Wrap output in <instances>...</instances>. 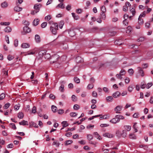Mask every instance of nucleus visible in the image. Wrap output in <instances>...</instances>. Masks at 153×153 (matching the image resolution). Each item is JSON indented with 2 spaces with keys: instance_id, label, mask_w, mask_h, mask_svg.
Returning a JSON list of instances; mask_svg holds the SVG:
<instances>
[{
  "instance_id": "26",
  "label": "nucleus",
  "mask_w": 153,
  "mask_h": 153,
  "mask_svg": "<svg viewBox=\"0 0 153 153\" xmlns=\"http://www.w3.org/2000/svg\"><path fill=\"white\" fill-rule=\"evenodd\" d=\"M35 40L36 42H39L40 41V37L38 35H36L35 37Z\"/></svg>"
},
{
  "instance_id": "6",
  "label": "nucleus",
  "mask_w": 153,
  "mask_h": 153,
  "mask_svg": "<svg viewBox=\"0 0 153 153\" xmlns=\"http://www.w3.org/2000/svg\"><path fill=\"white\" fill-rule=\"evenodd\" d=\"M115 117V118H116V121H118V123L120 121V120H123L124 119V117L123 116L120 115H116Z\"/></svg>"
},
{
  "instance_id": "13",
  "label": "nucleus",
  "mask_w": 153,
  "mask_h": 153,
  "mask_svg": "<svg viewBox=\"0 0 153 153\" xmlns=\"http://www.w3.org/2000/svg\"><path fill=\"white\" fill-rule=\"evenodd\" d=\"M68 32L70 36L71 37L74 36L75 35V33L73 30H69Z\"/></svg>"
},
{
  "instance_id": "56",
  "label": "nucleus",
  "mask_w": 153,
  "mask_h": 153,
  "mask_svg": "<svg viewBox=\"0 0 153 153\" xmlns=\"http://www.w3.org/2000/svg\"><path fill=\"white\" fill-rule=\"evenodd\" d=\"M14 45L15 47H17L18 45V41L17 39H16L14 41Z\"/></svg>"
},
{
  "instance_id": "31",
  "label": "nucleus",
  "mask_w": 153,
  "mask_h": 153,
  "mask_svg": "<svg viewBox=\"0 0 153 153\" xmlns=\"http://www.w3.org/2000/svg\"><path fill=\"white\" fill-rule=\"evenodd\" d=\"M1 6L2 8H6L8 6V4L6 1H4L1 4Z\"/></svg>"
},
{
  "instance_id": "19",
  "label": "nucleus",
  "mask_w": 153,
  "mask_h": 153,
  "mask_svg": "<svg viewBox=\"0 0 153 153\" xmlns=\"http://www.w3.org/2000/svg\"><path fill=\"white\" fill-rule=\"evenodd\" d=\"M93 134L94 136L97 138V139L99 140L102 139V138L99 135L98 133L97 132H94L93 133Z\"/></svg>"
},
{
  "instance_id": "25",
  "label": "nucleus",
  "mask_w": 153,
  "mask_h": 153,
  "mask_svg": "<svg viewBox=\"0 0 153 153\" xmlns=\"http://www.w3.org/2000/svg\"><path fill=\"white\" fill-rule=\"evenodd\" d=\"M116 119L115 117L111 119L109 122L111 123L114 124H116L117 123H118V121H116Z\"/></svg>"
},
{
  "instance_id": "20",
  "label": "nucleus",
  "mask_w": 153,
  "mask_h": 153,
  "mask_svg": "<svg viewBox=\"0 0 153 153\" xmlns=\"http://www.w3.org/2000/svg\"><path fill=\"white\" fill-rule=\"evenodd\" d=\"M127 135V133L126 131L124 130L122 131L121 134V137H123V138H125Z\"/></svg>"
},
{
  "instance_id": "21",
  "label": "nucleus",
  "mask_w": 153,
  "mask_h": 153,
  "mask_svg": "<svg viewBox=\"0 0 153 153\" xmlns=\"http://www.w3.org/2000/svg\"><path fill=\"white\" fill-rule=\"evenodd\" d=\"M114 42L115 44L119 45H121L123 43L122 41L120 39L116 40Z\"/></svg>"
},
{
  "instance_id": "11",
  "label": "nucleus",
  "mask_w": 153,
  "mask_h": 153,
  "mask_svg": "<svg viewBox=\"0 0 153 153\" xmlns=\"http://www.w3.org/2000/svg\"><path fill=\"white\" fill-rule=\"evenodd\" d=\"M59 58V55L57 54L53 56L52 57V60H53L52 61V62L53 63H54L56 62L57 60Z\"/></svg>"
},
{
  "instance_id": "64",
  "label": "nucleus",
  "mask_w": 153,
  "mask_h": 153,
  "mask_svg": "<svg viewBox=\"0 0 153 153\" xmlns=\"http://www.w3.org/2000/svg\"><path fill=\"white\" fill-rule=\"evenodd\" d=\"M125 82L126 84L129 83L130 81L129 78L128 77H126L125 79Z\"/></svg>"
},
{
  "instance_id": "37",
  "label": "nucleus",
  "mask_w": 153,
  "mask_h": 153,
  "mask_svg": "<svg viewBox=\"0 0 153 153\" xmlns=\"http://www.w3.org/2000/svg\"><path fill=\"white\" fill-rule=\"evenodd\" d=\"M128 72L130 76H132L134 73V71L132 68L129 69L128 70Z\"/></svg>"
},
{
  "instance_id": "61",
  "label": "nucleus",
  "mask_w": 153,
  "mask_h": 153,
  "mask_svg": "<svg viewBox=\"0 0 153 153\" xmlns=\"http://www.w3.org/2000/svg\"><path fill=\"white\" fill-rule=\"evenodd\" d=\"M45 19L47 21H49L51 19V16L50 15H48L45 17Z\"/></svg>"
},
{
  "instance_id": "27",
  "label": "nucleus",
  "mask_w": 153,
  "mask_h": 153,
  "mask_svg": "<svg viewBox=\"0 0 153 153\" xmlns=\"http://www.w3.org/2000/svg\"><path fill=\"white\" fill-rule=\"evenodd\" d=\"M76 61L77 63H80L83 61V60L81 57L77 56L76 58Z\"/></svg>"
},
{
  "instance_id": "30",
  "label": "nucleus",
  "mask_w": 153,
  "mask_h": 153,
  "mask_svg": "<svg viewBox=\"0 0 153 153\" xmlns=\"http://www.w3.org/2000/svg\"><path fill=\"white\" fill-rule=\"evenodd\" d=\"M106 100L107 102H111L113 101V99L112 97L109 96L106 97Z\"/></svg>"
},
{
  "instance_id": "28",
  "label": "nucleus",
  "mask_w": 153,
  "mask_h": 153,
  "mask_svg": "<svg viewBox=\"0 0 153 153\" xmlns=\"http://www.w3.org/2000/svg\"><path fill=\"white\" fill-rule=\"evenodd\" d=\"M71 14L74 19L76 20L79 19V16L77 15L75 13H72Z\"/></svg>"
},
{
  "instance_id": "59",
  "label": "nucleus",
  "mask_w": 153,
  "mask_h": 153,
  "mask_svg": "<svg viewBox=\"0 0 153 153\" xmlns=\"http://www.w3.org/2000/svg\"><path fill=\"white\" fill-rule=\"evenodd\" d=\"M71 98L73 101H77V99L74 95H73L71 97Z\"/></svg>"
},
{
  "instance_id": "42",
  "label": "nucleus",
  "mask_w": 153,
  "mask_h": 153,
  "mask_svg": "<svg viewBox=\"0 0 153 153\" xmlns=\"http://www.w3.org/2000/svg\"><path fill=\"white\" fill-rule=\"evenodd\" d=\"M64 23L63 21H61L59 24V27L60 28L62 29L64 25Z\"/></svg>"
},
{
  "instance_id": "46",
  "label": "nucleus",
  "mask_w": 153,
  "mask_h": 153,
  "mask_svg": "<svg viewBox=\"0 0 153 153\" xmlns=\"http://www.w3.org/2000/svg\"><path fill=\"white\" fill-rule=\"evenodd\" d=\"M14 58V57L13 56H12L10 55H9L7 56V59L9 61L11 60H12Z\"/></svg>"
},
{
  "instance_id": "12",
  "label": "nucleus",
  "mask_w": 153,
  "mask_h": 153,
  "mask_svg": "<svg viewBox=\"0 0 153 153\" xmlns=\"http://www.w3.org/2000/svg\"><path fill=\"white\" fill-rule=\"evenodd\" d=\"M120 94H121L120 93L119 91H117L114 93L113 94L112 96L114 98H117V97H119L120 96Z\"/></svg>"
},
{
  "instance_id": "52",
  "label": "nucleus",
  "mask_w": 153,
  "mask_h": 153,
  "mask_svg": "<svg viewBox=\"0 0 153 153\" xmlns=\"http://www.w3.org/2000/svg\"><path fill=\"white\" fill-rule=\"evenodd\" d=\"M101 10L102 13H105L106 11L105 7V6H103L101 8Z\"/></svg>"
},
{
  "instance_id": "32",
  "label": "nucleus",
  "mask_w": 153,
  "mask_h": 153,
  "mask_svg": "<svg viewBox=\"0 0 153 153\" xmlns=\"http://www.w3.org/2000/svg\"><path fill=\"white\" fill-rule=\"evenodd\" d=\"M124 127L128 131H130L131 129V126H124Z\"/></svg>"
},
{
  "instance_id": "55",
  "label": "nucleus",
  "mask_w": 153,
  "mask_h": 153,
  "mask_svg": "<svg viewBox=\"0 0 153 153\" xmlns=\"http://www.w3.org/2000/svg\"><path fill=\"white\" fill-rule=\"evenodd\" d=\"M70 116L72 117H74L77 116V114L75 112H71L70 114Z\"/></svg>"
},
{
  "instance_id": "50",
  "label": "nucleus",
  "mask_w": 153,
  "mask_h": 153,
  "mask_svg": "<svg viewBox=\"0 0 153 153\" xmlns=\"http://www.w3.org/2000/svg\"><path fill=\"white\" fill-rule=\"evenodd\" d=\"M132 28L130 26H128L127 27V30H126V33H129L132 30Z\"/></svg>"
},
{
  "instance_id": "39",
  "label": "nucleus",
  "mask_w": 153,
  "mask_h": 153,
  "mask_svg": "<svg viewBox=\"0 0 153 153\" xmlns=\"http://www.w3.org/2000/svg\"><path fill=\"white\" fill-rule=\"evenodd\" d=\"M137 124V123H134L133 126V128L134 129L135 132H137L138 131V130L137 129V127L136 125Z\"/></svg>"
},
{
  "instance_id": "51",
  "label": "nucleus",
  "mask_w": 153,
  "mask_h": 153,
  "mask_svg": "<svg viewBox=\"0 0 153 153\" xmlns=\"http://www.w3.org/2000/svg\"><path fill=\"white\" fill-rule=\"evenodd\" d=\"M10 125L12 128L14 129H16V125L14 124L11 123L10 124Z\"/></svg>"
},
{
  "instance_id": "54",
  "label": "nucleus",
  "mask_w": 153,
  "mask_h": 153,
  "mask_svg": "<svg viewBox=\"0 0 153 153\" xmlns=\"http://www.w3.org/2000/svg\"><path fill=\"white\" fill-rule=\"evenodd\" d=\"M87 138L88 140H90L92 139L93 137L92 135L89 134L87 135Z\"/></svg>"
},
{
  "instance_id": "36",
  "label": "nucleus",
  "mask_w": 153,
  "mask_h": 153,
  "mask_svg": "<svg viewBox=\"0 0 153 153\" xmlns=\"http://www.w3.org/2000/svg\"><path fill=\"white\" fill-rule=\"evenodd\" d=\"M147 13V12L146 11H144L143 12L141 13L140 14L139 16V17L140 18H141L142 17H144L146 14Z\"/></svg>"
},
{
  "instance_id": "40",
  "label": "nucleus",
  "mask_w": 153,
  "mask_h": 153,
  "mask_svg": "<svg viewBox=\"0 0 153 153\" xmlns=\"http://www.w3.org/2000/svg\"><path fill=\"white\" fill-rule=\"evenodd\" d=\"M62 126L63 127H65L68 126V124L67 123V121H64L62 122Z\"/></svg>"
},
{
  "instance_id": "62",
  "label": "nucleus",
  "mask_w": 153,
  "mask_h": 153,
  "mask_svg": "<svg viewBox=\"0 0 153 153\" xmlns=\"http://www.w3.org/2000/svg\"><path fill=\"white\" fill-rule=\"evenodd\" d=\"M5 97V94L4 93L1 94L0 95V100H1L4 99Z\"/></svg>"
},
{
  "instance_id": "29",
  "label": "nucleus",
  "mask_w": 153,
  "mask_h": 153,
  "mask_svg": "<svg viewBox=\"0 0 153 153\" xmlns=\"http://www.w3.org/2000/svg\"><path fill=\"white\" fill-rule=\"evenodd\" d=\"M39 20L38 19H35L33 22V24L34 26L37 25L39 23Z\"/></svg>"
},
{
  "instance_id": "43",
  "label": "nucleus",
  "mask_w": 153,
  "mask_h": 153,
  "mask_svg": "<svg viewBox=\"0 0 153 153\" xmlns=\"http://www.w3.org/2000/svg\"><path fill=\"white\" fill-rule=\"evenodd\" d=\"M10 105V104L9 103H7L3 106L4 109H6L8 108Z\"/></svg>"
},
{
  "instance_id": "2",
  "label": "nucleus",
  "mask_w": 153,
  "mask_h": 153,
  "mask_svg": "<svg viewBox=\"0 0 153 153\" xmlns=\"http://www.w3.org/2000/svg\"><path fill=\"white\" fill-rule=\"evenodd\" d=\"M123 106L122 105H118L117 106L114 108V111L117 114H120V111L122 109Z\"/></svg>"
},
{
  "instance_id": "22",
  "label": "nucleus",
  "mask_w": 153,
  "mask_h": 153,
  "mask_svg": "<svg viewBox=\"0 0 153 153\" xmlns=\"http://www.w3.org/2000/svg\"><path fill=\"white\" fill-rule=\"evenodd\" d=\"M19 124L20 125H22L23 126L28 125V122L27 121H25V120H23V121L19 122Z\"/></svg>"
},
{
  "instance_id": "38",
  "label": "nucleus",
  "mask_w": 153,
  "mask_h": 153,
  "mask_svg": "<svg viewBox=\"0 0 153 153\" xmlns=\"http://www.w3.org/2000/svg\"><path fill=\"white\" fill-rule=\"evenodd\" d=\"M134 88V86L133 85H130L128 87V91L130 92H131L133 91Z\"/></svg>"
},
{
  "instance_id": "7",
  "label": "nucleus",
  "mask_w": 153,
  "mask_h": 153,
  "mask_svg": "<svg viewBox=\"0 0 153 153\" xmlns=\"http://www.w3.org/2000/svg\"><path fill=\"white\" fill-rule=\"evenodd\" d=\"M137 69L139 74L141 76L143 77L144 76V73L142 68L140 67H138Z\"/></svg>"
},
{
  "instance_id": "24",
  "label": "nucleus",
  "mask_w": 153,
  "mask_h": 153,
  "mask_svg": "<svg viewBox=\"0 0 153 153\" xmlns=\"http://www.w3.org/2000/svg\"><path fill=\"white\" fill-rule=\"evenodd\" d=\"M22 10V8L18 6H15L14 7V11L16 12H19Z\"/></svg>"
},
{
  "instance_id": "44",
  "label": "nucleus",
  "mask_w": 153,
  "mask_h": 153,
  "mask_svg": "<svg viewBox=\"0 0 153 153\" xmlns=\"http://www.w3.org/2000/svg\"><path fill=\"white\" fill-rule=\"evenodd\" d=\"M64 85L63 84H62L59 88V90L62 92H63L64 91Z\"/></svg>"
},
{
  "instance_id": "49",
  "label": "nucleus",
  "mask_w": 153,
  "mask_h": 153,
  "mask_svg": "<svg viewBox=\"0 0 153 153\" xmlns=\"http://www.w3.org/2000/svg\"><path fill=\"white\" fill-rule=\"evenodd\" d=\"M149 66V65L148 63H143L142 65V66L143 68L146 69Z\"/></svg>"
},
{
  "instance_id": "16",
  "label": "nucleus",
  "mask_w": 153,
  "mask_h": 153,
  "mask_svg": "<svg viewBox=\"0 0 153 153\" xmlns=\"http://www.w3.org/2000/svg\"><path fill=\"white\" fill-rule=\"evenodd\" d=\"M129 137L132 139H136V136L134 133H130L129 134Z\"/></svg>"
},
{
  "instance_id": "8",
  "label": "nucleus",
  "mask_w": 153,
  "mask_h": 153,
  "mask_svg": "<svg viewBox=\"0 0 153 153\" xmlns=\"http://www.w3.org/2000/svg\"><path fill=\"white\" fill-rule=\"evenodd\" d=\"M36 51L35 49L31 50L30 51H28L27 53L25 55V56L27 55H34Z\"/></svg>"
},
{
  "instance_id": "14",
  "label": "nucleus",
  "mask_w": 153,
  "mask_h": 153,
  "mask_svg": "<svg viewBox=\"0 0 153 153\" xmlns=\"http://www.w3.org/2000/svg\"><path fill=\"white\" fill-rule=\"evenodd\" d=\"M12 29L9 26H7L6 27L4 30V31L6 33H10Z\"/></svg>"
},
{
  "instance_id": "3",
  "label": "nucleus",
  "mask_w": 153,
  "mask_h": 153,
  "mask_svg": "<svg viewBox=\"0 0 153 153\" xmlns=\"http://www.w3.org/2000/svg\"><path fill=\"white\" fill-rule=\"evenodd\" d=\"M110 117V115L108 113L104 115H102L100 117V120L105 119L107 120L109 119Z\"/></svg>"
},
{
  "instance_id": "9",
  "label": "nucleus",
  "mask_w": 153,
  "mask_h": 153,
  "mask_svg": "<svg viewBox=\"0 0 153 153\" xmlns=\"http://www.w3.org/2000/svg\"><path fill=\"white\" fill-rule=\"evenodd\" d=\"M46 51L45 50H42L40 51L39 53V56L40 58H41L44 56L45 57V55L46 54Z\"/></svg>"
},
{
  "instance_id": "60",
  "label": "nucleus",
  "mask_w": 153,
  "mask_h": 153,
  "mask_svg": "<svg viewBox=\"0 0 153 153\" xmlns=\"http://www.w3.org/2000/svg\"><path fill=\"white\" fill-rule=\"evenodd\" d=\"M53 145H55L57 147H59L60 145V143L56 141H54L53 143Z\"/></svg>"
},
{
  "instance_id": "35",
  "label": "nucleus",
  "mask_w": 153,
  "mask_h": 153,
  "mask_svg": "<svg viewBox=\"0 0 153 153\" xmlns=\"http://www.w3.org/2000/svg\"><path fill=\"white\" fill-rule=\"evenodd\" d=\"M143 20L141 19V18L138 17V23L139 25H142L143 23Z\"/></svg>"
},
{
  "instance_id": "1",
  "label": "nucleus",
  "mask_w": 153,
  "mask_h": 153,
  "mask_svg": "<svg viewBox=\"0 0 153 153\" xmlns=\"http://www.w3.org/2000/svg\"><path fill=\"white\" fill-rule=\"evenodd\" d=\"M58 25L56 23H53L50 27V30L52 33L54 35L57 33V30H58Z\"/></svg>"
},
{
  "instance_id": "58",
  "label": "nucleus",
  "mask_w": 153,
  "mask_h": 153,
  "mask_svg": "<svg viewBox=\"0 0 153 153\" xmlns=\"http://www.w3.org/2000/svg\"><path fill=\"white\" fill-rule=\"evenodd\" d=\"M109 126V125L108 124H101L100 125V126L101 127H108V126Z\"/></svg>"
},
{
  "instance_id": "63",
  "label": "nucleus",
  "mask_w": 153,
  "mask_h": 153,
  "mask_svg": "<svg viewBox=\"0 0 153 153\" xmlns=\"http://www.w3.org/2000/svg\"><path fill=\"white\" fill-rule=\"evenodd\" d=\"M36 107L34 106L32 108V113H33L35 114L36 112Z\"/></svg>"
},
{
  "instance_id": "10",
  "label": "nucleus",
  "mask_w": 153,
  "mask_h": 153,
  "mask_svg": "<svg viewBox=\"0 0 153 153\" xmlns=\"http://www.w3.org/2000/svg\"><path fill=\"white\" fill-rule=\"evenodd\" d=\"M30 46L29 44L26 43H23L21 45V47L23 48H29L30 47Z\"/></svg>"
},
{
  "instance_id": "18",
  "label": "nucleus",
  "mask_w": 153,
  "mask_h": 153,
  "mask_svg": "<svg viewBox=\"0 0 153 153\" xmlns=\"http://www.w3.org/2000/svg\"><path fill=\"white\" fill-rule=\"evenodd\" d=\"M145 27L146 29H149L151 28L150 22H146L145 24Z\"/></svg>"
},
{
  "instance_id": "45",
  "label": "nucleus",
  "mask_w": 153,
  "mask_h": 153,
  "mask_svg": "<svg viewBox=\"0 0 153 153\" xmlns=\"http://www.w3.org/2000/svg\"><path fill=\"white\" fill-rule=\"evenodd\" d=\"M73 141L71 140H67L65 142V145L66 146H67L68 145H69L72 143Z\"/></svg>"
},
{
  "instance_id": "41",
  "label": "nucleus",
  "mask_w": 153,
  "mask_h": 153,
  "mask_svg": "<svg viewBox=\"0 0 153 153\" xmlns=\"http://www.w3.org/2000/svg\"><path fill=\"white\" fill-rule=\"evenodd\" d=\"M100 18L102 20H104L105 19L106 16L104 13H101V17Z\"/></svg>"
},
{
  "instance_id": "53",
  "label": "nucleus",
  "mask_w": 153,
  "mask_h": 153,
  "mask_svg": "<svg viewBox=\"0 0 153 153\" xmlns=\"http://www.w3.org/2000/svg\"><path fill=\"white\" fill-rule=\"evenodd\" d=\"M76 12L78 14H80L82 12V10L81 9L78 8L76 10Z\"/></svg>"
},
{
  "instance_id": "33",
  "label": "nucleus",
  "mask_w": 153,
  "mask_h": 153,
  "mask_svg": "<svg viewBox=\"0 0 153 153\" xmlns=\"http://www.w3.org/2000/svg\"><path fill=\"white\" fill-rule=\"evenodd\" d=\"M145 85L146 88L149 89L152 85L153 84L152 82H150L147 84H145Z\"/></svg>"
},
{
  "instance_id": "15",
  "label": "nucleus",
  "mask_w": 153,
  "mask_h": 153,
  "mask_svg": "<svg viewBox=\"0 0 153 153\" xmlns=\"http://www.w3.org/2000/svg\"><path fill=\"white\" fill-rule=\"evenodd\" d=\"M122 132L119 130H117L116 131V136L118 138H120L121 137Z\"/></svg>"
},
{
  "instance_id": "48",
  "label": "nucleus",
  "mask_w": 153,
  "mask_h": 153,
  "mask_svg": "<svg viewBox=\"0 0 153 153\" xmlns=\"http://www.w3.org/2000/svg\"><path fill=\"white\" fill-rule=\"evenodd\" d=\"M0 24L2 25H10V23L9 22H1L0 23Z\"/></svg>"
},
{
  "instance_id": "34",
  "label": "nucleus",
  "mask_w": 153,
  "mask_h": 153,
  "mask_svg": "<svg viewBox=\"0 0 153 153\" xmlns=\"http://www.w3.org/2000/svg\"><path fill=\"white\" fill-rule=\"evenodd\" d=\"M18 117L19 119H22L24 117V114L22 112H19L18 114Z\"/></svg>"
},
{
  "instance_id": "57",
  "label": "nucleus",
  "mask_w": 153,
  "mask_h": 153,
  "mask_svg": "<svg viewBox=\"0 0 153 153\" xmlns=\"http://www.w3.org/2000/svg\"><path fill=\"white\" fill-rule=\"evenodd\" d=\"M94 85L93 84H89L87 86V88L88 89H91L94 87Z\"/></svg>"
},
{
  "instance_id": "17",
  "label": "nucleus",
  "mask_w": 153,
  "mask_h": 153,
  "mask_svg": "<svg viewBox=\"0 0 153 153\" xmlns=\"http://www.w3.org/2000/svg\"><path fill=\"white\" fill-rule=\"evenodd\" d=\"M23 30L26 33H28L30 31V29L27 26H25L23 27Z\"/></svg>"
},
{
  "instance_id": "47",
  "label": "nucleus",
  "mask_w": 153,
  "mask_h": 153,
  "mask_svg": "<svg viewBox=\"0 0 153 153\" xmlns=\"http://www.w3.org/2000/svg\"><path fill=\"white\" fill-rule=\"evenodd\" d=\"M51 109L52 111L53 112H55L57 110V107L55 106L52 105L51 106Z\"/></svg>"
},
{
  "instance_id": "23",
  "label": "nucleus",
  "mask_w": 153,
  "mask_h": 153,
  "mask_svg": "<svg viewBox=\"0 0 153 153\" xmlns=\"http://www.w3.org/2000/svg\"><path fill=\"white\" fill-rule=\"evenodd\" d=\"M56 7L57 8H61V9H63L64 8L65 6L64 5V4L62 3H60V4H59L56 6Z\"/></svg>"
},
{
  "instance_id": "5",
  "label": "nucleus",
  "mask_w": 153,
  "mask_h": 153,
  "mask_svg": "<svg viewBox=\"0 0 153 153\" xmlns=\"http://www.w3.org/2000/svg\"><path fill=\"white\" fill-rule=\"evenodd\" d=\"M41 6L42 5L39 4H36L34 5V9L36 11V13H38L39 12L40 8L41 7Z\"/></svg>"
},
{
  "instance_id": "4",
  "label": "nucleus",
  "mask_w": 153,
  "mask_h": 153,
  "mask_svg": "<svg viewBox=\"0 0 153 153\" xmlns=\"http://www.w3.org/2000/svg\"><path fill=\"white\" fill-rule=\"evenodd\" d=\"M103 135L104 137L109 138H112L114 136L113 134L109 132L105 133L103 134Z\"/></svg>"
}]
</instances>
